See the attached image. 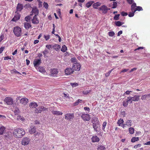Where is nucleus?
I'll return each instance as SVG.
<instances>
[{
  "mask_svg": "<svg viewBox=\"0 0 150 150\" xmlns=\"http://www.w3.org/2000/svg\"><path fill=\"white\" fill-rule=\"evenodd\" d=\"M25 130L21 128H18L15 129L13 132V134L16 138H21L25 134Z\"/></svg>",
  "mask_w": 150,
  "mask_h": 150,
  "instance_id": "obj_1",
  "label": "nucleus"
},
{
  "mask_svg": "<svg viewBox=\"0 0 150 150\" xmlns=\"http://www.w3.org/2000/svg\"><path fill=\"white\" fill-rule=\"evenodd\" d=\"M92 123L94 131H98V128L100 126V123L98 117H94L92 119Z\"/></svg>",
  "mask_w": 150,
  "mask_h": 150,
  "instance_id": "obj_2",
  "label": "nucleus"
},
{
  "mask_svg": "<svg viewBox=\"0 0 150 150\" xmlns=\"http://www.w3.org/2000/svg\"><path fill=\"white\" fill-rule=\"evenodd\" d=\"M21 29L20 27L17 26L14 28L13 32L15 35L17 37H19L21 35Z\"/></svg>",
  "mask_w": 150,
  "mask_h": 150,
  "instance_id": "obj_3",
  "label": "nucleus"
},
{
  "mask_svg": "<svg viewBox=\"0 0 150 150\" xmlns=\"http://www.w3.org/2000/svg\"><path fill=\"white\" fill-rule=\"evenodd\" d=\"M140 96L139 95H134L133 97L129 96L127 97L128 101L130 102V103H132L133 101H138L140 98Z\"/></svg>",
  "mask_w": 150,
  "mask_h": 150,
  "instance_id": "obj_4",
  "label": "nucleus"
},
{
  "mask_svg": "<svg viewBox=\"0 0 150 150\" xmlns=\"http://www.w3.org/2000/svg\"><path fill=\"white\" fill-rule=\"evenodd\" d=\"M39 109L38 110L37 108L35 109L34 112L36 113H41L42 111H47L48 108L46 107H44L43 106H40L39 107Z\"/></svg>",
  "mask_w": 150,
  "mask_h": 150,
  "instance_id": "obj_5",
  "label": "nucleus"
},
{
  "mask_svg": "<svg viewBox=\"0 0 150 150\" xmlns=\"http://www.w3.org/2000/svg\"><path fill=\"white\" fill-rule=\"evenodd\" d=\"M4 102L8 105H12L13 103V101L12 98L7 97L4 99Z\"/></svg>",
  "mask_w": 150,
  "mask_h": 150,
  "instance_id": "obj_6",
  "label": "nucleus"
},
{
  "mask_svg": "<svg viewBox=\"0 0 150 150\" xmlns=\"http://www.w3.org/2000/svg\"><path fill=\"white\" fill-rule=\"evenodd\" d=\"M81 68V65L78 63H74L72 67V69L73 71H79Z\"/></svg>",
  "mask_w": 150,
  "mask_h": 150,
  "instance_id": "obj_7",
  "label": "nucleus"
},
{
  "mask_svg": "<svg viewBox=\"0 0 150 150\" xmlns=\"http://www.w3.org/2000/svg\"><path fill=\"white\" fill-rule=\"evenodd\" d=\"M74 117V113H68L65 115V119L69 121L72 120Z\"/></svg>",
  "mask_w": 150,
  "mask_h": 150,
  "instance_id": "obj_8",
  "label": "nucleus"
},
{
  "mask_svg": "<svg viewBox=\"0 0 150 150\" xmlns=\"http://www.w3.org/2000/svg\"><path fill=\"white\" fill-rule=\"evenodd\" d=\"M81 118L84 121H89L91 119L90 115L88 114H83L81 116Z\"/></svg>",
  "mask_w": 150,
  "mask_h": 150,
  "instance_id": "obj_9",
  "label": "nucleus"
},
{
  "mask_svg": "<svg viewBox=\"0 0 150 150\" xmlns=\"http://www.w3.org/2000/svg\"><path fill=\"white\" fill-rule=\"evenodd\" d=\"M30 141V139L27 137L23 138L21 141V144L22 145L25 146L27 145Z\"/></svg>",
  "mask_w": 150,
  "mask_h": 150,
  "instance_id": "obj_10",
  "label": "nucleus"
},
{
  "mask_svg": "<svg viewBox=\"0 0 150 150\" xmlns=\"http://www.w3.org/2000/svg\"><path fill=\"white\" fill-rule=\"evenodd\" d=\"M98 9L99 11H102L103 13H106L108 10V8L106 6L103 5L101 6L100 7L98 8Z\"/></svg>",
  "mask_w": 150,
  "mask_h": 150,
  "instance_id": "obj_11",
  "label": "nucleus"
},
{
  "mask_svg": "<svg viewBox=\"0 0 150 150\" xmlns=\"http://www.w3.org/2000/svg\"><path fill=\"white\" fill-rule=\"evenodd\" d=\"M41 63V59H35L33 62V64L34 67L36 68V67L40 65Z\"/></svg>",
  "mask_w": 150,
  "mask_h": 150,
  "instance_id": "obj_12",
  "label": "nucleus"
},
{
  "mask_svg": "<svg viewBox=\"0 0 150 150\" xmlns=\"http://www.w3.org/2000/svg\"><path fill=\"white\" fill-rule=\"evenodd\" d=\"M36 131V128L34 126H31L28 129V132L30 134H32L35 133Z\"/></svg>",
  "mask_w": 150,
  "mask_h": 150,
  "instance_id": "obj_13",
  "label": "nucleus"
},
{
  "mask_svg": "<svg viewBox=\"0 0 150 150\" xmlns=\"http://www.w3.org/2000/svg\"><path fill=\"white\" fill-rule=\"evenodd\" d=\"M74 71L70 67H68L65 70V74L66 75H69L73 73Z\"/></svg>",
  "mask_w": 150,
  "mask_h": 150,
  "instance_id": "obj_14",
  "label": "nucleus"
},
{
  "mask_svg": "<svg viewBox=\"0 0 150 150\" xmlns=\"http://www.w3.org/2000/svg\"><path fill=\"white\" fill-rule=\"evenodd\" d=\"M28 102V100L26 98H23L20 100V102L21 104L24 105L26 104Z\"/></svg>",
  "mask_w": 150,
  "mask_h": 150,
  "instance_id": "obj_15",
  "label": "nucleus"
},
{
  "mask_svg": "<svg viewBox=\"0 0 150 150\" xmlns=\"http://www.w3.org/2000/svg\"><path fill=\"white\" fill-rule=\"evenodd\" d=\"M31 21L32 23L35 24H37L39 23V20H38L36 15H35L33 17Z\"/></svg>",
  "mask_w": 150,
  "mask_h": 150,
  "instance_id": "obj_16",
  "label": "nucleus"
},
{
  "mask_svg": "<svg viewBox=\"0 0 150 150\" xmlns=\"http://www.w3.org/2000/svg\"><path fill=\"white\" fill-rule=\"evenodd\" d=\"M23 5L22 4L18 3L16 7V13L18 11H21L23 9Z\"/></svg>",
  "mask_w": 150,
  "mask_h": 150,
  "instance_id": "obj_17",
  "label": "nucleus"
},
{
  "mask_svg": "<svg viewBox=\"0 0 150 150\" xmlns=\"http://www.w3.org/2000/svg\"><path fill=\"white\" fill-rule=\"evenodd\" d=\"M91 139L92 142H98L100 141L99 138L96 135L92 136Z\"/></svg>",
  "mask_w": 150,
  "mask_h": 150,
  "instance_id": "obj_18",
  "label": "nucleus"
},
{
  "mask_svg": "<svg viewBox=\"0 0 150 150\" xmlns=\"http://www.w3.org/2000/svg\"><path fill=\"white\" fill-rule=\"evenodd\" d=\"M38 106V104L35 102H31L29 104V106L31 109L36 108Z\"/></svg>",
  "mask_w": 150,
  "mask_h": 150,
  "instance_id": "obj_19",
  "label": "nucleus"
},
{
  "mask_svg": "<svg viewBox=\"0 0 150 150\" xmlns=\"http://www.w3.org/2000/svg\"><path fill=\"white\" fill-rule=\"evenodd\" d=\"M58 73L57 70L56 69H53L51 70V75L53 76H55Z\"/></svg>",
  "mask_w": 150,
  "mask_h": 150,
  "instance_id": "obj_20",
  "label": "nucleus"
},
{
  "mask_svg": "<svg viewBox=\"0 0 150 150\" xmlns=\"http://www.w3.org/2000/svg\"><path fill=\"white\" fill-rule=\"evenodd\" d=\"M20 15L18 13L16 14L14 18L12 19V21H16L19 19L20 18Z\"/></svg>",
  "mask_w": 150,
  "mask_h": 150,
  "instance_id": "obj_21",
  "label": "nucleus"
},
{
  "mask_svg": "<svg viewBox=\"0 0 150 150\" xmlns=\"http://www.w3.org/2000/svg\"><path fill=\"white\" fill-rule=\"evenodd\" d=\"M37 70L42 73H45L46 72L45 68L43 67L40 66L37 69Z\"/></svg>",
  "mask_w": 150,
  "mask_h": 150,
  "instance_id": "obj_22",
  "label": "nucleus"
},
{
  "mask_svg": "<svg viewBox=\"0 0 150 150\" xmlns=\"http://www.w3.org/2000/svg\"><path fill=\"white\" fill-rule=\"evenodd\" d=\"M24 25L25 28L26 29H28L31 27V25L30 23L25 22L24 23Z\"/></svg>",
  "mask_w": 150,
  "mask_h": 150,
  "instance_id": "obj_23",
  "label": "nucleus"
},
{
  "mask_svg": "<svg viewBox=\"0 0 150 150\" xmlns=\"http://www.w3.org/2000/svg\"><path fill=\"white\" fill-rule=\"evenodd\" d=\"M32 13H34L35 15L37 16L38 15L39 13V11L36 8H33L32 10Z\"/></svg>",
  "mask_w": 150,
  "mask_h": 150,
  "instance_id": "obj_24",
  "label": "nucleus"
},
{
  "mask_svg": "<svg viewBox=\"0 0 150 150\" xmlns=\"http://www.w3.org/2000/svg\"><path fill=\"white\" fill-rule=\"evenodd\" d=\"M101 5V3L99 2H97L96 3H94L93 5V8L95 9H97L98 8H97L98 7L100 6Z\"/></svg>",
  "mask_w": 150,
  "mask_h": 150,
  "instance_id": "obj_25",
  "label": "nucleus"
},
{
  "mask_svg": "<svg viewBox=\"0 0 150 150\" xmlns=\"http://www.w3.org/2000/svg\"><path fill=\"white\" fill-rule=\"evenodd\" d=\"M53 48L56 50V51H57L59 50L61 48L60 46L58 44H55L52 47Z\"/></svg>",
  "mask_w": 150,
  "mask_h": 150,
  "instance_id": "obj_26",
  "label": "nucleus"
},
{
  "mask_svg": "<svg viewBox=\"0 0 150 150\" xmlns=\"http://www.w3.org/2000/svg\"><path fill=\"white\" fill-rule=\"evenodd\" d=\"M131 6V10L132 11H134L135 8L137 7L136 4L135 3H133Z\"/></svg>",
  "mask_w": 150,
  "mask_h": 150,
  "instance_id": "obj_27",
  "label": "nucleus"
},
{
  "mask_svg": "<svg viewBox=\"0 0 150 150\" xmlns=\"http://www.w3.org/2000/svg\"><path fill=\"white\" fill-rule=\"evenodd\" d=\"M52 112L54 115H62V112L58 111L52 110Z\"/></svg>",
  "mask_w": 150,
  "mask_h": 150,
  "instance_id": "obj_28",
  "label": "nucleus"
},
{
  "mask_svg": "<svg viewBox=\"0 0 150 150\" xmlns=\"http://www.w3.org/2000/svg\"><path fill=\"white\" fill-rule=\"evenodd\" d=\"M17 119L18 120L23 122L25 120L24 117L21 115H18L17 117Z\"/></svg>",
  "mask_w": 150,
  "mask_h": 150,
  "instance_id": "obj_29",
  "label": "nucleus"
},
{
  "mask_svg": "<svg viewBox=\"0 0 150 150\" xmlns=\"http://www.w3.org/2000/svg\"><path fill=\"white\" fill-rule=\"evenodd\" d=\"M94 2L92 1H91L87 2L86 4V6L87 8H89L90 7L92 4Z\"/></svg>",
  "mask_w": 150,
  "mask_h": 150,
  "instance_id": "obj_30",
  "label": "nucleus"
},
{
  "mask_svg": "<svg viewBox=\"0 0 150 150\" xmlns=\"http://www.w3.org/2000/svg\"><path fill=\"white\" fill-rule=\"evenodd\" d=\"M5 128L4 126L0 127V135L2 134L5 130Z\"/></svg>",
  "mask_w": 150,
  "mask_h": 150,
  "instance_id": "obj_31",
  "label": "nucleus"
},
{
  "mask_svg": "<svg viewBox=\"0 0 150 150\" xmlns=\"http://www.w3.org/2000/svg\"><path fill=\"white\" fill-rule=\"evenodd\" d=\"M124 122V120L122 119H120L118 121L117 124L119 126H121V125L123 124Z\"/></svg>",
  "mask_w": 150,
  "mask_h": 150,
  "instance_id": "obj_32",
  "label": "nucleus"
},
{
  "mask_svg": "<svg viewBox=\"0 0 150 150\" xmlns=\"http://www.w3.org/2000/svg\"><path fill=\"white\" fill-rule=\"evenodd\" d=\"M115 23L116 25L118 26H120L124 23L120 21H115Z\"/></svg>",
  "mask_w": 150,
  "mask_h": 150,
  "instance_id": "obj_33",
  "label": "nucleus"
},
{
  "mask_svg": "<svg viewBox=\"0 0 150 150\" xmlns=\"http://www.w3.org/2000/svg\"><path fill=\"white\" fill-rule=\"evenodd\" d=\"M143 9L142 7L140 6H137V7L135 8L134 11L135 12L136 11H142Z\"/></svg>",
  "mask_w": 150,
  "mask_h": 150,
  "instance_id": "obj_34",
  "label": "nucleus"
},
{
  "mask_svg": "<svg viewBox=\"0 0 150 150\" xmlns=\"http://www.w3.org/2000/svg\"><path fill=\"white\" fill-rule=\"evenodd\" d=\"M132 121L130 120L127 121L125 125L129 127H130L132 125Z\"/></svg>",
  "mask_w": 150,
  "mask_h": 150,
  "instance_id": "obj_35",
  "label": "nucleus"
},
{
  "mask_svg": "<svg viewBox=\"0 0 150 150\" xmlns=\"http://www.w3.org/2000/svg\"><path fill=\"white\" fill-rule=\"evenodd\" d=\"M14 112L15 115H17L19 113L20 110L17 107H16Z\"/></svg>",
  "mask_w": 150,
  "mask_h": 150,
  "instance_id": "obj_36",
  "label": "nucleus"
},
{
  "mask_svg": "<svg viewBox=\"0 0 150 150\" xmlns=\"http://www.w3.org/2000/svg\"><path fill=\"white\" fill-rule=\"evenodd\" d=\"M67 47L65 45H64L62 46V49H61V51L62 52H65L66 50H67Z\"/></svg>",
  "mask_w": 150,
  "mask_h": 150,
  "instance_id": "obj_37",
  "label": "nucleus"
},
{
  "mask_svg": "<svg viewBox=\"0 0 150 150\" xmlns=\"http://www.w3.org/2000/svg\"><path fill=\"white\" fill-rule=\"evenodd\" d=\"M105 149L104 146L102 145L98 146L97 148L98 150H104Z\"/></svg>",
  "mask_w": 150,
  "mask_h": 150,
  "instance_id": "obj_38",
  "label": "nucleus"
},
{
  "mask_svg": "<svg viewBox=\"0 0 150 150\" xmlns=\"http://www.w3.org/2000/svg\"><path fill=\"white\" fill-rule=\"evenodd\" d=\"M129 102L128 101V99L127 98V100L126 101H124L123 103V105L125 107H127L128 105V103H129Z\"/></svg>",
  "mask_w": 150,
  "mask_h": 150,
  "instance_id": "obj_39",
  "label": "nucleus"
},
{
  "mask_svg": "<svg viewBox=\"0 0 150 150\" xmlns=\"http://www.w3.org/2000/svg\"><path fill=\"white\" fill-rule=\"evenodd\" d=\"M82 101V100H81L78 99L77 100L76 102L74 103V106L78 105L79 103H81Z\"/></svg>",
  "mask_w": 150,
  "mask_h": 150,
  "instance_id": "obj_40",
  "label": "nucleus"
},
{
  "mask_svg": "<svg viewBox=\"0 0 150 150\" xmlns=\"http://www.w3.org/2000/svg\"><path fill=\"white\" fill-rule=\"evenodd\" d=\"M129 132L131 134H133L134 133V128L131 127L129 129Z\"/></svg>",
  "mask_w": 150,
  "mask_h": 150,
  "instance_id": "obj_41",
  "label": "nucleus"
},
{
  "mask_svg": "<svg viewBox=\"0 0 150 150\" xmlns=\"http://www.w3.org/2000/svg\"><path fill=\"white\" fill-rule=\"evenodd\" d=\"M49 52V50H47V49H45L44 51L42 52V53L45 57L46 54H48Z\"/></svg>",
  "mask_w": 150,
  "mask_h": 150,
  "instance_id": "obj_42",
  "label": "nucleus"
},
{
  "mask_svg": "<svg viewBox=\"0 0 150 150\" xmlns=\"http://www.w3.org/2000/svg\"><path fill=\"white\" fill-rule=\"evenodd\" d=\"M139 140V138L138 137H133L131 139V142H134L136 141H137Z\"/></svg>",
  "mask_w": 150,
  "mask_h": 150,
  "instance_id": "obj_43",
  "label": "nucleus"
},
{
  "mask_svg": "<svg viewBox=\"0 0 150 150\" xmlns=\"http://www.w3.org/2000/svg\"><path fill=\"white\" fill-rule=\"evenodd\" d=\"M120 15L119 14H117L115 15L114 17V20L117 21L119 19V16Z\"/></svg>",
  "mask_w": 150,
  "mask_h": 150,
  "instance_id": "obj_44",
  "label": "nucleus"
},
{
  "mask_svg": "<svg viewBox=\"0 0 150 150\" xmlns=\"http://www.w3.org/2000/svg\"><path fill=\"white\" fill-rule=\"evenodd\" d=\"M113 69H112L110 70L108 72L106 73L105 74V76L106 77H108L109 76L112 71L113 70Z\"/></svg>",
  "mask_w": 150,
  "mask_h": 150,
  "instance_id": "obj_45",
  "label": "nucleus"
},
{
  "mask_svg": "<svg viewBox=\"0 0 150 150\" xmlns=\"http://www.w3.org/2000/svg\"><path fill=\"white\" fill-rule=\"evenodd\" d=\"M135 12L134 11H132V12H130L128 14V16L129 17H132L134 16Z\"/></svg>",
  "mask_w": 150,
  "mask_h": 150,
  "instance_id": "obj_46",
  "label": "nucleus"
},
{
  "mask_svg": "<svg viewBox=\"0 0 150 150\" xmlns=\"http://www.w3.org/2000/svg\"><path fill=\"white\" fill-rule=\"evenodd\" d=\"M148 98L146 95L145 94L143 95H142V96L141 99L143 100H145L147 99V98Z\"/></svg>",
  "mask_w": 150,
  "mask_h": 150,
  "instance_id": "obj_47",
  "label": "nucleus"
},
{
  "mask_svg": "<svg viewBox=\"0 0 150 150\" xmlns=\"http://www.w3.org/2000/svg\"><path fill=\"white\" fill-rule=\"evenodd\" d=\"M107 125V122H103L102 124V129L103 130H104L105 127Z\"/></svg>",
  "mask_w": 150,
  "mask_h": 150,
  "instance_id": "obj_48",
  "label": "nucleus"
},
{
  "mask_svg": "<svg viewBox=\"0 0 150 150\" xmlns=\"http://www.w3.org/2000/svg\"><path fill=\"white\" fill-rule=\"evenodd\" d=\"M70 84L73 87H75L76 86H77L79 85V84L78 83H70Z\"/></svg>",
  "mask_w": 150,
  "mask_h": 150,
  "instance_id": "obj_49",
  "label": "nucleus"
},
{
  "mask_svg": "<svg viewBox=\"0 0 150 150\" xmlns=\"http://www.w3.org/2000/svg\"><path fill=\"white\" fill-rule=\"evenodd\" d=\"M30 17L29 16H27L25 17V21L27 22H28L30 21Z\"/></svg>",
  "mask_w": 150,
  "mask_h": 150,
  "instance_id": "obj_50",
  "label": "nucleus"
},
{
  "mask_svg": "<svg viewBox=\"0 0 150 150\" xmlns=\"http://www.w3.org/2000/svg\"><path fill=\"white\" fill-rule=\"evenodd\" d=\"M113 6L112 7V8H115L117 7V3L115 2H113Z\"/></svg>",
  "mask_w": 150,
  "mask_h": 150,
  "instance_id": "obj_51",
  "label": "nucleus"
},
{
  "mask_svg": "<svg viewBox=\"0 0 150 150\" xmlns=\"http://www.w3.org/2000/svg\"><path fill=\"white\" fill-rule=\"evenodd\" d=\"M115 33L113 32H108V35L112 37L115 35Z\"/></svg>",
  "mask_w": 150,
  "mask_h": 150,
  "instance_id": "obj_52",
  "label": "nucleus"
},
{
  "mask_svg": "<svg viewBox=\"0 0 150 150\" xmlns=\"http://www.w3.org/2000/svg\"><path fill=\"white\" fill-rule=\"evenodd\" d=\"M71 61L72 62H77V59L75 57L71 58Z\"/></svg>",
  "mask_w": 150,
  "mask_h": 150,
  "instance_id": "obj_53",
  "label": "nucleus"
},
{
  "mask_svg": "<svg viewBox=\"0 0 150 150\" xmlns=\"http://www.w3.org/2000/svg\"><path fill=\"white\" fill-rule=\"evenodd\" d=\"M4 136V138H5V139L7 140H8L11 138V136L8 134L7 135H5Z\"/></svg>",
  "mask_w": 150,
  "mask_h": 150,
  "instance_id": "obj_54",
  "label": "nucleus"
},
{
  "mask_svg": "<svg viewBox=\"0 0 150 150\" xmlns=\"http://www.w3.org/2000/svg\"><path fill=\"white\" fill-rule=\"evenodd\" d=\"M44 38L45 39V40L47 41L49 40L50 38V36L49 35H44Z\"/></svg>",
  "mask_w": 150,
  "mask_h": 150,
  "instance_id": "obj_55",
  "label": "nucleus"
},
{
  "mask_svg": "<svg viewBox=\"0 0 150 150\" xmlns=\"http://www.w3.org/2000/svg\"><path fill=\"white\" fill-rule=\"evenodd\" d=\"M121 14L122 16H126L128 15L127 13L124 12V11H122L121 12Z\"/></svg>",
  "mask_w": 150,
  "mask_h": 150,
  "instance_id": "obj_56",
  "label": "nucleus"
},
{
  "mask_svg": "<svg viewBox=\"0 0 150 150\" xmlns=\"http://www.w3.org/2000/svg\"><path fill=\"white\" fill-rule=\"evenodd\" d=\"M4 38V35L3 34H1L0 36V42L3 40Z\"/></svg>",
  "mask_w": 150,
  "mask_h": 150,
  "instance_id": "obj_57",
  "label": "nucleus"
},
{
  "mask_svg": "<svg viewBox=\"0 0 150 150\" xmlns=\"http://www.w3.org/2000/svg\"><path fill=\"white\" fill-rule=\"evenodd\" d=\"M48 4L47 3L44 2L43 3V6L45 8L47 9L48 7Z\"/></svg>",
  "mask_w": 150,
  "mask_h": 150,
  "instance_id": "obj_58",
  "label": "nucleus"
},
{
  "mask_svg": "<svg viewBox=\"0 0 150 150\" xmlns=\"http://www.w3.org/2000/svg\"><path fill=\"white\" fill-rule=\"evenodd\" d=\"M5 48V47H1L0 48V54L1 53Z\"/></svg>",
  "mask_w": 150,
  "mask_h": 150,
  "instance_id": "obj_59",
  "label": "nucleus"
},
{
  "mask_svg": "<svg viewBox=\"0 0 150 150\" xmlns=\"http://www.w3.org/2000/svg\"><path fill=\"white\" fill-rule=\"evenodd\" d=\"M12 71L13 72L15 73H16V74H21V73H20L19 72L17 71L16 69H13Z\"/></svg>",
  "mask_w": 150,
  "mask_h": 150,
  "instance_id": "obj_60",
  "label": "nucleus"
},
{
  "mask_svg": "<svg viewBox=\"0 0 150 150\" xmlns=\"http://www.w3.org/2000/svg\"><path fill=\"white\" fill-rule=\"evenodd\" d=\"M11 57L9 56H7L6 57H5L4 58V60H8V59H11Z\"/></svg>",
  "mask_w": 150,
  "mask_h": 150,
  "instance_id": "obj_61",
  "label": "nucleus"
},
{
  "mask_svg": "<svg viewBox=\"0 0 150 150\" xmlns=\"http://www.w3.org/2000/svg\"><path fill=\"white\" fill-rule=\"evenodd\" d=\"M141 146V144H138L135 145L134 146V148L135 149H137L138 147H140Z\"/></svg>",
  "mask_w": 150,
  "mask_h": 150,
  "instance_id": "obj_62",
  "label": "nucleus"
},
{
  "mask_svg": "<svg viewBox=\"0 0 150 150\" xmlns=\"http://www.w3.org/2000/svg\"><path fill=\"white\" fill-rule=\"evenodd\" d=\"M132 92V91H127L124 93V94H125V95H129L130 94V93Z\"/></svg>",
  "mask_w": 150,
  "mask_h": 150,
  "instance_id": "obj_63",
  "label": "nucleus"
},
{
  "mask_svg": "<svg viewBox=\"0 0 150 150\" xmlns=\"http://www.w3.org/2000/svg\"><path fill=\"white\" fill-rule=\"evenodd\" d=\"M63 97H64L65 98H69V95L68 94H66L64 93H63Z\"/></svg>",
  "mask_w": 150,
  "mask_h": 150,
  "instance_id": "obj_64",
  "label": "nucleus"
}]
</instances>
